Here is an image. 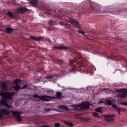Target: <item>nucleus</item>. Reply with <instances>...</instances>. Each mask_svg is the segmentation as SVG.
I'll return each mask as SVG.
<instances>
[{
  "label": "nucleus",
  "mask_w": 127,
  "mask_h": 127,
  "mask_svg": "<svg viewBox=\"0 0 127 127\" xmlns=\"http://www.w3.org/2000/svg\"><path fill=\"white\" fill-rule=\"evenodd\" d=\"M93 115L94 116L96 117L98 116V114L96 112H94L93 113Z\"/></svg>",
  "instance_id": "21"
},
{
  "label": "nucleus",
  "mask_w": 127,
  "mask_h": 127,
  "mask_svg": "<svg viewBox=\"0 0 127 127\" xmlns=\"http://www.w3.org/2000/svg\"><path fill=\"white\" fill-rule=\"evenodd\" d=\"M112 106L115 109H116L118 107L115 104H113L112 105Z\"/></svg>",
  "instance_id": "25"
},
{
  "label": "nucleus",
  "mask_w": 127,
  "mask_h": 127,
  "mask_svg": "<svg viewBox=\"0 0 127 127\" xmlns=\"http://www.w3.org/2000/svg\"><path fill=\"white\" fill-rule=\"evenodd\" d=\"M21 8L22 13L25 12L27 10V9L26 7H21Z\"/></svg>",
  "instance_id": "15"
},
{
  "label": "nucleus",
  "mask_w": 127,
  "mask_h": 127,
  "mask_svg": "<svg viewBox=\"0 0 127 127\" xmlns=\"http://www.w3.org/2000/svg\"><path fill=\"white\" fill-rule=\"evenodd\" d=\"M67 48V47L64 46H61L58 47H55L53 48V49H65Z\"/></svg>",
  "instance_id": "11"
},
{
  "label": "nucleus",
  "mask_w": 127,
  "mask_h": 127,
  "mask_svg": "<svg viewBox=\"0 0 127 127\" xmlns=\"http://www.w3.org/2000/svg\"><path fill=\"white\" fill-rule=\"evenodd\" d=\"M126 90L125 89H119V93L118 94L119 96L122 98L125 97L127 95V93Z\"/></svg>",
  "instance_id": "6"
},
{
  "label": "nucleus",
  "mask_w": 127,
  "mask_h": 127,
  "mask_svg": "<svg viewBox=\"0 0 127 127\" xmlns=\"http://www.w3.org/2000/svg\"><path fill=\"white\" fill-rule=\"evenodd\" d=\"M95 110L97 112H102L101 108V107H99L97 108H96Z\"/></svg>",
  "instance_id": "18"
},
{
  "label": "nucleus",
  "mask_w": 127,
  "mask_h": 127,
  "mask_svg": "<svg viewBox=\"0 0 127 127\" xmlns=\"http://www.w3.org/2000/svg\"><path fill=\"white\" fill-rule=\"evenodd\" d=\"M90 103L87 102H85L82 103L81 104H79L74 106V109L80 110L83 109H87L89 107L90 105Z\"/></svg>",
  "instance_id": "3"
},
{
  "label": "nucleus",
  "mask_w": 127,
  "mask_h": 127,
  "mask_svg": "<svg viewBox=\"0 0 127 127\" xmlns=\"http://www.w3.org/2000/svg\"><path fill=\"white\" fill-rule=\"evenodd\" d=\"M12 106L8 105V108H12Z\"/></svg>",
  "instance_id": "29"
},
{
  "label": "nucleus",
  "mask_w": 127,
  "mask_h": 127,
  "mask_svg": "<svg viewBox=\"0 0 127 127\" xmlns=\"http://www.w3.org/2000/svg\"><path fill=\"white\" fill-rule=\"evenodd\" d=\"M0 111L1 112L2 114H3L5 115L8 114V111L6 109L3 108L0 110Z\"/></svg>",
  "instance_id": "12"
},
{
  "label": "nucleus",
  "mask_w": 127,
  "mask_h": 127,
  "mask_svg": "<svg viewBox=\"0 0 127 127\" xmlns=\"http://www.w3.org/2000/svg\"><path fill=\"white\" fill-rule=\"evenodd\" d=\"M52 109H51L49 108H45V110L47 112L49 111H50Z\"/></svg>",
  "instance_id": "26"
},
{
  "label": "nucleus",
  "mask_w": 127,
  "mask_h": 127,
  "mask_svg": "<svg viewBox=\"0 0 127 127\" xmlns=\"http://www.w3.org/2000/svg\"><path fill=\"white\" fill-rule=\"evenodd\" d=\"M44 127H50V126L49 125L44 126Z\"/></svg>",
  "instance_id": "31"
},
{
  "label": "nucleus",
  "mask_w": 127,
  "mask_h": 127,
  "mask_svg": "<svg viewBox=\"0 0 127 127\" xmlns=\"http://www.w3.org/2000/svg\"><path fill=\"white\" fill-rule=\"evenodd\" d=\"M5 32L7 33H8V28H6V31H5Z\"/></svg>",
  "instance_id": "30"
},
{
  "label": "nucleus",
  "mask_w": 127,
  "mask_h": 127,
  "mask_svg": "<svg viewBox=\"0 0 127 127\" xmlns=\"http://www.w3.org/2000/svg\"><path fill=\"white\" fill-rule=\"evenodd\" d=\"M16 11V12L18 13H22L21 7L17 9Z\"/></svg>",
  "instance_id": "17"
},
{
  "label": "nucleus",
  "mask_w": 127,
  "mask_h": 127,
  "mask_svg": "<svg viewBox=\"0 0 127 127\" xmlns=\"http://www.w3.org/2000/svg\"><path fill=\"white\" fill-rule=\"evenodd\" d=\"M71 23L74 24V26L78 28H80L81 25L76 20H74L71 19L70 20Z\"/></svg>",
  "instance_id": "8"
},
{
  "label": "nucleus",
  "mask_w": 127,
  "mask_h": 127,
  "mask_svg": "<svg viewBox=\"0 0 127 127\" xmlns=\"http://www.w3.org/2000/svg\"><path fill=\"white\" fill-rule=\"evenodd\" d=\"M32 96L36 98V101H40L42 100L47 101H50L51 99H56L57 98H61L64 97L62 96V93L60 92L57 93L56 97H52L50 96L46 95L39 96L37 94L33 95Z\"/></svg>",
  "instance_id": "2"
},
{
  "label": "nucleus",
  "mask_w": 127,
  "mask_h": 127,
  "mask_svg": "<svg viewBox=\"0 0 127 127\" xmlns=\"http://www.w3.org/2000/svg\"><path fill=\"white\" fill-rule=\"evenodd\" d=\"M79 32H80L82 34H84V32H83V31H78Z\"/></svg>",
  "instance_id": "28"
},
{
  "label": "nucleus",
  "mask_w": 127,
  "mask_h": 127,
  "mask_svg": "<svg viewBox=\"0 0 127 127\" xmlns=\"http://www.w3.org/2000/svg\"><path fill=\"white\" fill-rule=\"evenodd\" d=\"M107 104L109 105H110L112 104V102L110 101H108L106 102Z\"/></svg>",
  "instance_id": "24"
},
{
  "label": "nucleus",
  "mask_w": 127,
  "mask_h": 127,
  "mask_svg": "<svg viewBox=\"0 0 127 127\" xmlns=\"http://www.w3.org/2000/svg\"><path fill=\"white\" fill-rule=\"evenodd\" d=\"M113 116H114V115H105V120L108 122H111L114 120Z\"/></svg>",
  "instance_id": "7"
},
{
  "label": "nucleus",
  "mask_w": 127,
  "mask_h": 127,
  "mask_svg": "<svg viewBox=\"0 0 127 127\" xmlns=\"http://www.w3.org/2000/svg\"><path fill=\"white\" fill-rule=\"evenodd\" d=\"M59 108L67 110L68 109L67 107L64 105H60L58 106Z\"/></svg>",
  "instance_id": "13"
},
{
  "label": "nucleus",
  "mask_w": 127,
  "mask_h": 127,
  "mask_svg": "<svg viewBox=\"0 0 127 127\" xmlns=\"http://www.w3.org/2000/svg\"><path fill=\"white\" fill-rule=\"evenodd\" d=\"M32 3L35 5H37V0H32Z\"/></svg>",
  "instance_id": "16"
},
{
  "label": "nucleus",
  "mask_w": 127,
  "mask_h": 127,
  "mask_svg": "<svg viewBox=\"0 0 127 127\" xmlns=\"http://www.w3.org/2000/svg\"><path fill=\"white\" fill-rule=\"evenodd\" d=\"M40 127H44V126H41Z\"/></svg>",
  "instance_id": "35"
},
{
  "label": "nucleus",
  "mask_w": 127,
  "mask_h": 127,
  "mask_svg": "<svg viewBox=\"0 0 127 127\" xmlns=\"http://www.w3.org/2000/svg\"><path fill=\"white\" fill-rule=\"evenodd\" d=\"M60 126V124L58 123H57L55 124V126L56 127H59Z\"/></svg>",
  "instance_id": "22"
},
{
  "label": "nucleus",
  "mask_w": 127,
  "mask_h": 127,
  "mask_svg": "<svg viewBox=\"0 0 127 127\" xmlns=\"http://www.w3.org/2000/svg\"><path fill=\"white\" fill-rule=\"evenodd\" d=\"M47 78H51V77H48Z\"/></svg>",
  "instance_id": "34"
},
{
  "label": "nucleus",
  "mask_w": 127,
  "mask_h": 127,
  "mask_svg": "<svg viewBox=\"0 0 127 127\" xmlns=\"http://www.w3.org/2000/svg\"><path fill=\"white\" fill-rule=\"evenodd\" d=\"M13 32V30L12 29L8 28V33H11Z\"/></svg>",
  "instance_id": "20"
},
{
  "label": "nucleus",
  "mask_w": 127,
  "mask_h": 127,
  "mask_svg": "<svg viewBox=\"0 0 127 127\" xmlns=\"http://www.w3.org/2000/svg\"><path fill=\"white\" fill-rule=\"evenodd\" d=\"M15 93L14 92L11 93H8V103L9 100H10L11 102L10 103H12L13 101L12 97L13 96L15 95Z\"/></svg>",
  "instance_id": "9"
},
{
  "label": "nucleus",
  "mask_w": 127,
  "mask_h": 127,
  "mask_svg": "<svg viewBox=\"0 0 127 127\" xmlns=\"http://www.w3.org/2000/svg\"><path fill=\"white\" fill-rule=\"evenodd\" d=\"M103 102L102 101H101L99 103V104H100L101 103H103Z\"/></svg>",
  "instance_id": "32"
},
{
  "label": "nucleus",
  "mask_w": 127,
  "mask_h": 127,
  "mask_svg": "<svg viewBox=\"0 0 127 127\" xmlns=\"http://www.w3.org/2000/svg\"><path fill=\"white\" fill-rule=\"evenodd\" d=\"M80 114H78V115H80Z\"/></svg>",
  "instance_id": "36"
},
{
  "label": "nucleus",
  "mask_w": 127,
  "mask_h": 127,
  "mask_svg": "<svg viewBox=\"0 0 127 127\" xmlns=\"http://www.w3.org/2000/svg\"><path fill=\"white\" fill-rule=\"evenodd\" d=\"M12 114L13 116L15 117V118L18 122L21 121L22 117L20 115V113L17 112H13L8 110V117L9 115Z\"/></svg>",
  "instance_id": "5"
},
{
  "label": "nucleus",
  "mask_w": 127,
  "mask_h": 127,
  "mask_svg": "<svg viewBox=\"0 0 127 127\" xmlns=\"http://www.w3.org/2000/svg\"><path fill=\"white\" fill-rule=\"evenodd\" d=\"M2 114L1 113V112L0 111V118L1 117H2Z\"/></svg>",
  "instance_id": "27"
},
{
  "label": "nucleus",
  "mask_w": 127,
  "mask_h": 127,
  "mask_svg": "<svg viewBox=\"0 0 127 127\" xmlns=\"http://www.w3.org/2000/svg\"><path fill=\"white\" fill-rule=\"evenodd\" d=\"M0 88L2 92L0 93V95L3 96L2 99L0 100V104L1 106L4 105L5 107H8L7 100H8V93L3 92L2 91H5L8 88L6 84L2 82L1 83Z\"/></svg>",
  "instance_id": "1"
},
{
  "label": "nucleus",
  "mask_w": 127,
  "mask_h": 127,
  "mask_svg": "<svg viewBox=\"0 0 127 127\" xmlns=\"http://www.w3.org/2000/svg\"><path fill=\"white\" fill-rule=\"evenodd\" d=\"M8 16H9L11 18H13L14 17V16L12 15L11 13L10 12H8Z\"/></svg>",
  "instance_id": "19"
},
{
  "label": "nucleus",
  "mask_w": 127,
  "mask_h": 127,
  "mask_svg": "<svg viewBox=\"0 0 127 127\" xmlns=\"http://www.w3.org/2000/svg\"><path fill=\"white\" fill-rule=\"evenodd\" d=\"M117 109L118 111V112L119 113V114H120V112H121V108H119L118 107L116 109Z\"/></svg>",
  "instance_id": "23"
},
{
  "label": "nucleus",
  "mask_w": 127,
  "mask_h": 127,
  "mask_svg": "<svg viewBox=\"0 0 127 127\" xmlns=\"http://www.w3.org/2000/svg\"><path fill=\"white\" fill-rule=\"evenodd\" d=\"M21 81V80L16 79L13 82V83L16 84V85L15 86H13L12 88L16 91H17L18 90L20 89H25L26 88L27 86V85H25L23 87L21 88L20 86L18 85H19L21 84L20 83Z\"/></svg>",
  "instance_id": "4"
},
{
  "label": "nucleus",
  "mask_w": 127,
  "mask_h": 127,
  "mask_svg": "<svg viewBox=\"0 0 127 127\" xmlns=\"http://www.w3.org/2000/svg\"><path fill=\"white\" fill-rule=\"evenodd\" d=\"M64 122L67 126H69L70 127H72L73 126V124L72 123L67 122L65 121H64Z\"/></svg>",
  "instance_id": "14"
},
{
  "label": "nucleus",
  "mask_w": 127,
  "mask_h": 127,
  "mask_svg": "<svg viewBox=\"0 0 127 127\" xmlns=\"http://www.w3.org/2000/svg\"><path fill=\"white\" fill-rule=\"evenodd\" d=\"M125 104L126 105H127V102L126 103H125Z\"/></svg>",
  "instance_id": "33"
},
{
  "label": "nucleus",
  "mask_w": 127,
  "mask_h": 127,
  "mask_svg": "<svg viewBox=\"0 0 127 127\" xmlns=\"http://www.w3.org/2000/svg\"><path fill=\"white\" fill-rule=\"evenodd\" d=\"M31 38L34 40L37 41L41 40L42 39V37H38L35 36H31Z\"/></svg>",
  "instance_id": "10"
}]
</instances>
